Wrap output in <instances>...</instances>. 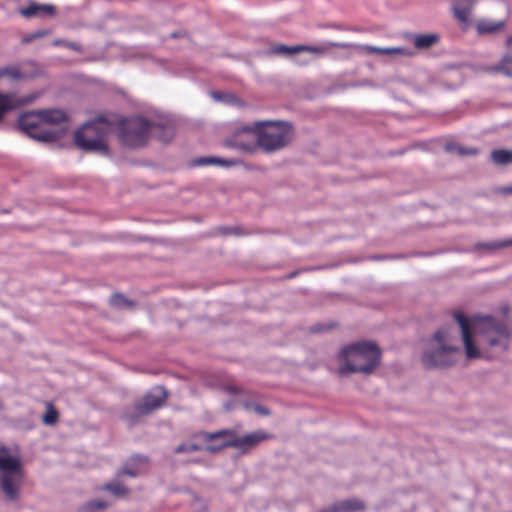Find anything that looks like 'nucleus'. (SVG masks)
Here are the masks:
<instances>
[{
    "mask_svg": "<svg viewBox=\"0 0 512 512\" xmlns=\"http://www.w3.org/2000/svg\"><path fill=\"white\" fill-rule=\"evenodd\" d=\"M293 138V128L284 121L256 122L253 126L240 127L234 135L226 140V145L244 151H252L255 143L267 152L284 148Z\"/></svg>",
    "mask_w": 512,
    "mask_h": 512,
    "instance_id": "1",
    "label": "nucleus"
},
{
    "mask_svg": "<svg viewBox=\"0 0 512 512\" xmlns=\"http://www.w3.org/2000/svg\"><path fill=\"white\" fill-rule=\"evenodd\" d=\"M462 332L466 356L470 359L480 357L478 347L473 343L472 330L483 329V338L489 347H497L500 351L506 350L509 343V332L506 325L496 322L492 317L467 319L462 313L454 315Z\"/></svg>",
    "mask_w": 512,
    "mask_h": 512,
    "instance_id": "2",
    "label": "nucleus"
},
{
    "mask_svg": "<svg viewBox=\"0 0 512 512\" xmlns=\"http://www.w3.org/2000/svg\"><path fill=\"white\" fill-rule=\"evenodd\" d=\"M118 128L120 142L129 148L144 146L150 136L162 142H168L173 136L171 126L157 124L138 116L119 120Z\"/></svg>",
    "mask_w": 512,
    "mask_h": 512,
    "instance_id": "3",
    "label": "nucleus"
},
{
    "mask_svg": "<svg viewBox=\"0 0 512 512\" xmlns=\"http://www.w3.org/2000/svg\"><path fill=\"white\" fill-rule=\"evenodd\" d=\"M381 351L373 342H360L344 347L339 355V374L372 373L380 362Z\"/></svg>",
    "mask_w": 512,
    "mask_h": 512,
    "instance_id": "4",
    "label": "nucleus"
},
{
    "mask_svg": "<svg viewBox=\"0 0 512 512\" xmlns=\"http://www.w3.org/2000/svg\"><path fill=\"white\" fill-rule=\"evenodd\" d=\"M66 121V114L61 110H38L24 113L19 118L20 128L31 138L50 142L57 139L55 131L47 129L48 124H60Z\"/></svg>",
    "mask_w": 512,
    "mask_h": 512,
    "instance_id": "5",
    "label": "nucleus"
},
{
    "mask_svg": "<svg viewBox=\"0 0 512 512\" xmlns=\"http://www.w3.org/2000/svg\"><path fill=\"white\" fill-rule=\"evenodd\" d=\"M111 130V123L104 117L84 124L74 135L75 145L84 151H95L108 154L106 137Z\"/></svg>",
    "mask_w": 512,
    "mask_h": 512,
    "instance_id": "6",
    "label": "nucleus"
},
{
    "mask_svg": "<svg viewBox=\"0 0 512 512\" xmlns=\"http://www.w3.org/2000/svg\"><path fill=\"white\" fill-rule=\"evenodd\" d=\"M205 441L223 438L225 441L221 445L209 446V452L216 453L224 448L233 447L242 453H247L258 446L262 441L271 438L268 433L258 430L244 436H238L234 430L223 429L213 433L203 432L200 434Z\"/></svg>",
    "mask_w": 512,
    "mask_h": 512,
    "instance_id": "7",
    "label": "nucleus"
},
{
    "mask_svg": "<svg viewBox=\"0 0 512 512\" xmlns=\"http://www.w3.org/2000/svg\"><path fill=\"white\" fill-rule=\"evenodd\" d=\"M0 484L1 489L10 500L18 496L23 479L22 462L19 456L13 455L9 447L0 444Z\"/></svg>",
    "mask_w": 512,
    "mask_h": 512,
    "instance_id": "8",
    "label": "nucleus"
},
{
    "mask_svg": "<svg viewBox=\"0 0 512 512\" xmlns=\"http://www.w3.org/2000/svg\"><path fill=\"white\" fill-rule=\"evenodd\" d=\"M450 340L449 329L443 327L439 329L433 337L437 344L434 351H426L422 356V363L426 368H444L453 365L457 356L460 355V349L448 345Z\"/></svg>",
    "mask_w": 512,
    "mask_h": 512,
    "instance_id": "9",
    "label": "nucleus"
},
{
    "mask_svg": "<svg viewBox=\"0 0 512 512\" xmlns=\"http://www.w3.org/2000/svg\"><path fill=\"white\" fill-rule=\"evenodd\" d=\"M168 394L163 387H156L151 392L146 393L141 399L125 412L126 419L131 423H136L141 417L147 416L155 410L162 407Z\"/></svg>",
    "mask_w": 512,
    "mask_h": 512,
    "instance_id": "10",
    "label": "nucleus"
},
{
    "mask_svg": "<svg viewBox=\"0 0 512 512\" xmlns=\"http://www.w3.org/2000/svg\"><path fill=\"white\" fill-rule=\"evenodd\" d=\"M9 77L12 79H21L24 75L16 65L6 66L0 69V78ZM36 99L35 95L19 97L14 93H0V121L9 111L29 104Z\"/></svg>",
    "mask_w": 512,
    "mask_h": 512,
    "instance_id": "11",
    "label": "nucleus"
},
{
    "mask_svg": "<svg viewBox=\"0 0 512 512\" xmlns=\"http://www.w3.org/2000/svg\"><path fill=\"white\" fill-rule=\"evenodd\" d=\"M300 52H310L314 54H324L325 48L321 46H309V45H296V46H287L284 44H278L271 47V53L277 55H291Z\"/></svg>",
    "mask_w": 512,
    "mask_h": 512,
    "instance_id": "12",
    "label": "nucleus"
},
{
    "mask_svg": "<svg viewBox=\"0 0 512 512\" xmlns=\"http://www.w3.org/2000/svg\"><path fill=\"white\" fill-rule=\"evenodd\" d=\"M19 13L27 19L41 16H53L55 14V7L52 5L31 3L27 7L20 8Z\"/></svg>",
    "mask_w": 512,
    "mask_h": 512,
    "instance_id": "13",
    "label": "nucleus"
},
{
    "mask_svg": "<svg viewBox=\"0 0 512 512\" xmlns=\"http://www.w3.org/2000/svg\"><path fill=\"white\" fill-rule=\"evenodd\" d=\"M364 509L365 505L360 499L351 498L332 504L329 512H358Z\"/></svg>",
    "mask_w": 512,
    "mask_h": 512,
    "instance_id": "14",
    "label": "nucleus"
},
{
    "mask_svg": "<svg viewBox=\"0 0 512 512\" xmlns=\"http://www.w3.org/2000/svg\"><path fill=\"white\" fill-rule=\"evenodd\" d=\"M365 51L370 54H378V55H391V56H404L411 57L414 55V52L406 49L404 47H391V48H380L376 46H365Z\"/></svg>",
    "mask_w": 512,
    "mask_h": 512,
    "instance_id": "15",
    "label": "nucleus"
},
{
    "mask_svg": "<svg viewBox=\"0 0 512 512\" xmlns=\"http://www.w3.org/2000/svg\"><path fill=\"white\" fill-rule=\"evenodd\" d=\"M147 458L146 457H134L131 459V463L125 465L119 472L118 476H130V477H136L139 475L142 470L139 468L140 464H146Z\"/></svg>",
    "mask_w": 512,
    "mask_h": 512,
    "instance_id": "16",
    "label": "nucleus"
},
{
    "mask_svg": "<svg viewBox=\"0 0 512 512\" xmlns=\"http://www.w3.org/2000/svg\"><path fill=\"white\" fill-rule=\"evenodd\" d=\"M235 164V160L224 159L220 157H200L193 161L194 166L219 165L223 167H231Z\"/></svg>",
    "mask_w": 512,
    "mask_h": 512,
    "instance_id": "17",
    "label": "nucleus"
},
{
    "mask_svg": "<svg viewBox=\"0 0 512 512\" xmlns=\"http://www.w3.org/2000/svg\"><path fill=\"white\" fill-rule=\"evenodd\" d=\"M472 7L473 2L471 0H462L456 2L453 6L455 17L461 22H466Z\"/></svg>",
    "mask_w": 512,
    "mask_h": 512,
    "instance_id": "18",
    "label": "nucleus"
},
{
    "mask_svg": "<svg viewBox=\"0 0 512 512\" xmlns=\"http://www.w3.org/2000/svg\"><path fill=\"white\" fill-rule=\"evenodd\" d=\"M439 41V37L436 34H419L413 36V43L417 49H427L432 47Z\"/></svg>",
    "mask_w": 512,
    "mask_h": 512,
    "instance_id": "19",
    "label": "nucleus"
},
{
    "mask_svg": "<svg viewBox=\"0 0 512 512\" xmlns=\"http://www.w3.org/2000/svg\"><path fill=\"white\" fill-rule=\"evenodd\" d=\"M490 70L495 72H501L507 76L512 77V53H506L501 58L499 63L496 66L490 68Z\"/></svg>",
    "mask_w": 512,
    "mask_h": 512,
    "instance_id": "20",
    "label": "nucleus"
},
{
    "mask_svg": "<svg viewBox=\"0 0 512 512\" xmlns=\"http://www.w3.org/2000/svg\"><path fill=\"white\" fill-rule=\"evenodd\" d=\"M445 150L459 156H470L477 154V149L472 147H463L455 142H449L445 145Z\"/></svg>",
    "mask_w": 512,
    "mask_h": 512,
    "instance_id": "21",
    "label": "nucleus"
},
{
    "mask_svg": "<svg viewBox=\"0 0 512 512\" xmlns=\"http://www.w3.org/2000/svg\"><path fill=\"white\" fill-rule=\"evenodd\" d=\"M491 159L497 165H507L512 163V151L497 149L491 152Z\"/></svg>",
    "mask_w": 512,
    "mask_h": 512,
    "instance_id": "22",
    "label": "nucleus"
},
{
    "mask_svg": "<svg viewBox=\"0 0 512 512\" xmlns=\"http://www.w3.org/2000/svg\"><path fill=\"white\" fill-rule=\"evenodd\" d=\"M504 27L503 21L491 22V21H482L477 25V30L479 33H494L500 31Z\"/></svg>",
    "mask_w": 512,
    "mask_h": 512,
    "instance_id": "23",
    "label": "nucleus"
},
{
    "mask_svg": "<svg viewBox=\"0 0 512 512\" xmlns=\"http://www.w3.org/2000/svg\"><path fill=\"white\" fill-rule=\"evenodd\" d=\"M102 490L109 491L113 495L118 496V497L125 496L129 493L128 488H126L120 482L107 483L104 486H102Z\"/></svg>",
    "mask_w": 512,
    "mask_h": 512,
    "instance_id": "24",
    "label": "nucleus"
},
{
    "mask_svg": "<svg viewBox=\"0 0 512 512\" xmlns=\"http://www.w3.org/2000/svg\"><path fill=\"white\" fill-rule=\"evenodd\" d=\"M58 417V411L54 408L53 405L49 404L45 414L43 415L42 421L46 425H53L57 422Z\"/></svg>",
    "mask_w": 512,
    "mask_h": 512,
    "instance_id": "25",
    "label": "nucleus"
},
{
    "mask_svg": "<svg viewBox=\"0 0 512 512\" xmlns=\"http://www.w3.org/2000/svg\"><path fill=\"white\" fill-rule=\"evenodd\" d=\"M108 507V503L102 500H94L89 503H87L82 510L84 512H93L97 510H102Z\"/></svg>",
    "mask_w": 512,
    "mask_h": 512,
    "instance_id": "26",
    "label": "nucleus"
},
{
    "mask_svg": "<svg viewBox=\"0 0 512 512\" xmlns=\"http://www.w3.org/2000/svg\"><path fill=\"white\" fill-rule=\"evenodd\" d=\"M201 447L197 444H180L175 448V453H184V452H195L199 451Z\"/></svg>",
    "mask_w": 512,
    "mask_h": 512,
    "instance_id": "27",
    "label": "nucleus"
},
{
    "mask_svg": "<svg viewBox=\"0 0 512 512\" xmlns=\"http://www.w3.org/2000/svg\"><path fill=\"white\" fill-rule=\"evenodd\" d=\"M111 304L116 307L129 306L130 302L121 294H114L111 297Z\"/></svg>",
    "mask_w": 512,
    "mask_h": 512,
    "instance_id": "28",
    "label": "nucleus"
},
{
    "mask_svg": "<svg viewBox=\"0 0 512 512\" xmlns=\"http://www.w3.org/2000/svg\"><path fill=\"white\" fill-rule=\"evenodd\" d=\"M201 433H202V432L198 433V435H197V436H198V437H200V438L202 439V441H203V442H205V443L207 444V445H206V447H205V450H207V451H209V449H208V447H209V446H212V445H221V444L225 441V439H223V438H220V439H214V440H212V441H205V440L203 439V437L200 435Z\"/></svg>",
    "mask_w": 512,
    "mask_h": 512,
    "instance_id": "29",
    "label": "nucleus"
},
{
    "mask_svg": "<svg viewBox=\"0 0 512 512\" xmlns=\"http://www.w3.org/2000/svg\"><path fill=\"white\" fill-rule=\"evenodd\" d=\"M486 246L489 248H502V247L512 246V240L488 244Z\"/></svg>",
    "mask_w": 512,
    "mask_h": 512,
    "instance_id": "30",
    "label": "nucleus"
},
{
    "mask_svg": "<svg viewBox=\"0 0 512 512\" xmlns=\"http://www.w3.org/2000/svg\"><path fill=\"white\" fill-rule=\"evenodd\" d=\"M66 47L71 49V50H74V51H77V52H80L81 51V46L78 44V43H75V42H66Z\"/></svg>",
    "mask_w": 512,
    "mask_h": 512,
    "instance_id": "31",
    "label": "nucleus"
},
{
    "mask_svg": "<svg viewBox=\"0 0 512 512\" xmlns=\"http://www.w3.org/2000/svg\"><path fill=\"white\" fill-rule=\"evenodd\" d=\"M255 411L261 415H269V410L263 406H260V405H256L255 406Z\"/></svg>",
    "mask_w": 512,
    "mask_h": 512,
    "instance_id": "32",
    "label": "nucleus"
},
{
    "mask_svg": "<svg viewBox=\"0 0 512 512\" xmlns=\"http://www.w3.org/2000/svg\"><path fill=\"white\" fill-rule=\"evenodd\" d=\"M48 34H49V31H47V30H39V31L32 33V37H35L37 39V38L44 37Z\"/></svg>",
    "mask_w": 512,
    "mask_h": 512,
    "instance_id": "33",
    "label": "nucleus"
},
{
    "mask_svg": "<svg viewBox=\"0 0 512 512\" xmlns=\"http://www.w3.org/2000/svg\"><path fill=\"white\" fill-rule=\"evenodd\" d=\"M66 42L65 40H62V39H57L53 42V45L54 46H66Z\"/></svg>",
    "mask_w": 512,
    "mask_h": 512,
    "instance_id": "34",
    "label": "nucleus"
},
{
    "mask_svg": "<svg viewBox=\"0 0 512 512\" xmlns=\"http://www.w3.org/2000/svg\"><path fill=\"white\" fill-rule=\"evenodd\" d=\"M506 45L507 47H512V35L507 38Z\"/></svg>",
    "mask_w": 512,
    "mask_h": 512,
    "instance_id": "35",
    "label": "nucleus"
},
{
    "mask_svg": "<svg viewBox=\"0 0 512 512\" xmlns=\"http://www.w3.org/2000/svg\"><path fill=\"white\" fill-rule=\"evenodd\" d=\"M34 39H36V38H35V37H32V34H31V35H29V36H27V37H25V38H24V42H31V41H33Z\"/></svg>",
    "mask_w": 512,
    "mask_h": 512,
    "instance_id": "36",
    "label": "nucleus"
},
{
    "mask_svg": "<svg viewBox=\"0 0 512 512\" xmlns=\"http://www.w3.org/2000/svg\"><path fill=\"white\" fill-rule=\"evenodd\" d=\"M332 46H334V47H345L346 45L333 43Z\"/></svg>",
    "mask_w": 512,
    "mask_h": 512,
    "instance_id": "37",
    "label": "nucleus"
},
{
    "mask_svg": "<svg viewBox=\"0 0 512 512\" xmlns=\"http://www.w3.org/2000/svg\"><path fill=\"white\" fill-rule=\"evenodd\" d=\"M2 408H3V405H2V403L0 402V410H2Z\"/></svg>",
    "mask_w": 512,
    "mask_h": 512,
    "instance_id": "38",
    "label": "nucleus"
},
{
    "mask_svg": "<svg viewBox=\"0 0 512 512\" xmlns=\"http://www.w3.org/2000/svg\"><path fill=\"white\" fill-rule=\"evenodd\" d=\"M510 192H512V187L509 189Z\"/></svg>",
    "mask_w": 512,
    "mask_h": 512,
    "instance_id": "39",
    "label": "nucleus"
}]
</instances>
